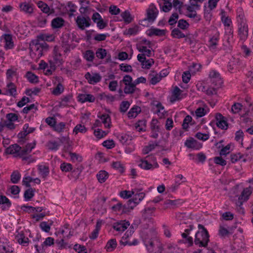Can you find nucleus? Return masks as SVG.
Here are the masks:
<instances>
[{
	"mask_svg": "<svg viewBox=\"0 0 253 253\" xmlns=\"http://www.w3.org/2000/svg\"><path fill=\"white\" fill-rule=\"evenodd\" d=\"M198 229L195 234L194 243L199 247H206L210 241L208 231L202 224L198 225Z\"/></svg>",
	"mask_w": 253,
	"mask_h": 253,
	"instance_id": "obj_1",
	"label": "nucleus"
},
{
	"mask_svg": "<svg viewBox=\"0 0 253 253\" xmlns=\"http://www.w3.org/2000/svg\"><path fill=\"white\" fill-rule=\"evenodd\" d=\"M144 243L149 253H162L163 250L162 244L156 238H145Z\"/></svg>",
	"mask_w": 253,
	"mask_h": 253,
	"instance_id": "obj_2",
	"label": "nucleus"
},
{
	"mask_svg": "<svg viewBox=\"0 0 253 253\" xmlns=\"http://www.w3.org/2000/svg\"><path fill=\"white\" fill-rule=\"evenodd\" d=\"M48 48V45L43 42H39L38 41L33 42L30 44V55L34 58L33 55L36 56L37 58H40L43 54L44 51H46Z\"/></svg>",
	"mask_w": 253,
	"mask_h": 253,
	"instance_id": "obj_3",
	"label": "nucleus"
},
{
	"mask_svg": "<svg viewBox=\"0 0 253 253\" xmlns=\"http://www.w3.org/2000/svg\"><path fill=\"white\" fill-rule=\"evenodd\" d=\"M64 62V60L59 47L55 46L52 51L51 58L48 61L49 66L51 68L56 69L57 67L62 66Z\"/></svg>",
	"mask_w": 253,
	"mask_h": 253,
	"instance_id": "obj_4",
	"label": "nucleus"
},
{
	"mask_svg": "<svg viewBox=\"0 0 253 253\" xmlns=\"http://www.w3.org/2000/svg\"><path fill=\"white\" fill-rule=\"evenodd\" d=\"M138 166L145 170L153 169L159 167L158 164L156 162V158L153 156H147L144 159H141Z\"/></svg>",
	"mask_w": 253,
	"mask_h": 253,
	"instance_id": "obj_5",
	"label": "nucleus"
},
{
	"mask_svg": "<svg viewBox=\"0 0 253 253\" xmlns=\"http://www.w3.org/2000/svg\"><path fill=\"white\" fill-rule=\"evenodd\" d=\"M209 82L211 85L216 87H219L222 84L220 74L215 70H212L210 72Z\"/></svg>",
	"mask_w": 253,
	"mask_h": 253,
	"instance_id": "obj_6",
	"label": "nucleus"
},
{
	"mask_svg": "<svg viewBox=\"0 0 253 253\" xmlns=\"http://www.w3.org/2000/svg\"><path fill=\"white\" fill-rule=\"evenodd\" d=\"M158 13L159 11L156 7L153 4H151L147 10V17L144 21L147 20L149 22H153L157 17Z\"/></svg>",
	"mask_w": 253,
	"mask_h": 253,
	"instance_id": "obj_7",
	"label": "nucleus"
},
{
	"mask_svg": "<svg viewBox=\"0 0 253 253\" xmlns=\"http://www.w3.org/2000/svg\"><path fill=\"white\" fill-rule=\"evenodd\" d=\"M252 192L253 189L251 186L244 188L238 198V201L236 203V205L240 206L244 202L247 201Z\"/></svg>",
	"mask_w": 253,
	"mask_h": 253,
	"instance_id": "obj_8",
	"label": "nucleus"
},
{
	"mask_svg": "<svg viewBox=\"0 0 253 253\" xmlns=\"http://www.w3.org/2000/svg\"><path fill=\"white\" fill-rule=\"evenodd\" d=\"M238 36L240 40L245 41L248 36V26L246 22L238 24Z\"/></svg>",
	"mask_w": 253,
	"mask_h": 253,
	"instance_id": "obj_9",
	"label": "nucleus"
},
{
	"mask_svg": "<svg viewBox=\"0 0 253 253\" xmlns=\"http://www.w3.org/2000/svg\"><path fill=\"white\" fill-rule=\"evenodd\" d=\"M76 21L79 28L82 30L90 25V19L89 17L79 16L77 17Z\"/></svg>",
	"mask_w": 253,
	"mask_h": 253,
	"instance_id": "obj_10",
	"label": "nucleus"
},
{
	"mask_svg": "<svg viewBox=\"0 0 253 253\" xmlns=\"http://www.w3.org/2000/svg\"><path fill=\"white\" fill-rule=\"evenodd\" d=\"M84 77L87 80L88 83L91 84H95L101 80V76L98 73L90 74L87 72L85 74Z\"/></svg>",
	"mask_w": 253,
	"mask_h": 253,
	"instance_id": "obj_11",
	"label": "nucleus"
},
{
	"mask_svg": "<svg viewBox=\"0 0 253 253\" xmlns=\"http://www.w3.org/2000/svg\"><path fill=\"white\" fill-rule=\"evenodd\" d=\"M130 225L129 221L126 220H120L115 222L113 224V228L118 232L124 231Z\"/></svg>",
	"mask_w": 253,
	"mask_h": 253,
	"instance_id": "obj_12",
	"label": "nucleus"
},
{
	"mask_svg": "<svg viewBox=\"0 0 253 253\" xmlns=\"http://www.w3.org/2000/svg\"><path fill=\"white\" fill-rule=\"evenodd\" d=\"M185 145L188 148L195 150H199L202 146L201 143L193 138L187 139L185 142Z\"/></svg>",
	"mask_w": 253,
	"mask_h": 253,
	"instance_id": "obj_13",
	"label": "nucleus"
},
{
	"mask_svg": "<svg viewBox=\"0 0 253 253\" xmlns=\"http://www.w3.org/2000/svg\"><path fill=\"white\" fill-rule=\"evenodd\" d=\"M5 94L13 97H16L17 94V88L15 84L12 82H8L5 87Z\"/></svg>",
	"mask_w": 253,
	"mask_h": 253,
	"instance_id": "obj_14",
	"label": "nucleus"
},
{
	"mask_svg": "<svg viewBox=\"0 0 253 253\" xmlns=\"http://www.w3.org/2000/svg\"><path fill=\"white\" fill-rule=\"evenodd\" d=\"M217 126L222 129H227L228 124L224 117L220 114H217L215 116Z\"/></svg>",
	"mask_w": 253,
	"mask_h": 253,
	"instance_id": "obj_15",
	"label": "nucleus"
},
{
	"mask_svg": "<svg viewBox=\"0 0 253 253\" xmlns=\"http://www.w3.org/2000/svg\"><path fill=\"white\" fill-rule=\"evenodd\" d=\"M157 120L153 119L151 123V137L154 138H157L158 137V132H159V127L158 125Z\"/></svg>",
	"mask_w": 253,
	"mask_h": 253,
	"instance_id": "obj_16",
	"label": "nucleus"
},
{
	"mask_svg": "<svg viewBox=\"0 0 253 253\" xmlns=\"http://www.w3.org/2000/svg\"><path fill=\"white\" fill-rule=\"evenodd\" d=\"M162 73L157 74L155 72L152 71L149 75L150 83L153 85H155L159 83L162 80Z\"/></svg>",
	"mask_w": 253,
	"mask_h": 253,
	"instance_id": "obj_17",
	"label": "nucleus"
},
{
	"mask_svg": "<svg viewBox=\"0 0 253 253\" xmlns=\"http://www.w3.org/2000/svg\"><path fill=\"white\" fill-rule=\"evenodd\" d=\"M78 101L81 103L85 102H93L95 98L94 96L91 94H80L78 96Z\"/></svg>",
	"mask_w": 253,
	"mask_h": 253,
	"instance_id": "obj_18",
	"label": "nucleus"
},
{
	"mask_svg": "<svg viewBox=\"0 0 253 253\" xmlns=\"http://www.w3.org/2000/svg\"><path fill=\"white\" fill-rule=\"evenodd\" d=\"M21 147L17 144H14L10 145L6 148L5 152L8 154H13L15 156H18L19 152H20Z\"/></svg>",
	"mask_w": 253,
	"mask_h": 253,
	"instance_id": "obj_19",
	"label": "nucleus"
},
{
	"mask_svg": "<svg viewBox=\"0 0 253 253\" xmlns=\"http://www.w3.org/2000/svg\"><path fill=\"white\" fill-rule=\"evenodd\" d=\"M15 240L19 244L24 246H27L29 243V239L22 232L18 233L15 236Z\"/></svg>",
	"mask_w": 253,
	"mask_h": 253,
	"instance_id": "obj_20",
	"label": "nucleus"
},
{
	"mask_svg": "<svg viewBox=\"0 0 253 253\" xmlns=\"http://www.w3.org/2000/svg\"><path fill=\"white\" fill-rule=\"evenodd\" d=\"M33 4L23 2L20 4V10L26 13H32L33 12Z\"/></svg>",
	"mask_w": 253,
	"mask_h": 253,
	"instance_id": "obj_21",
	"label": "nucleus"
},
{
	"mask_svg": "<svg viewBox=\"0 0 253 253\" xmlns=\"http://www.w3.org/2000/svg\"><path fill=\"white\" fill-rule=\"evenodd\" d=\"M135 193L132 195L133 200L135 201V203L139 204L144 198L145 194L144 192H141L140 189H135Z\"/></svg>",
	"mask_w": 253,
	"mask_h": 253,
	"instance_id": "obj_22",
	"label": "nucleus"
},
{
	"mask_svg": "<svg viewBox=\"0 0 253 253\" xmlns=\"http://www.w3.org/2000/svg\"><path fill=\"white\" fill-rule=\"evenodd\" d=\"M38 6L41 9V10L48 15L54 12L53 9H50L48 5L42 1H39L37 3Z\"/></svg>",
	"mask_w": 253,
	"mask_h": 253,
	"instance_id": "obj_23",
	"label": "nucleus"
},
{
	"mask_svg": "<svg viewBox=\"0 0 253 253\" xmlns=\"http://www.w3.org/2000/svg\"><path fill=\"white\" fill-rule=\"evenodd\" d=\"M181 90L177 86H175L172 92V95L170 97V101L171 102H175L176 101L179 100L181 99L180 94Z\"/></svg>",
	"mask_w": 253,
	"mask_h": 253,
	"instance_id": "obj_24",
	"label": "nucleus"
},
{
	"mask_svg": "<svg viewBox=\"0 0 253 253\" xmlns=\"http://www.w3.org/2000/svg\"><path fill=\"white\" fill-rule=\"evenodd\" d=\"M101 121L105 127L109 128L111 126V119L110 116L107 114H104L99 117Z\"/></svg>",
	"mask_w": 253,
	"mask_h": 253,
	"instance_id": "obj_25",
	"label": "nucleus"
},
{
	"mask_svg": "<svg viewBox=\"0 0 253 253\" xmlns=\"http://www.w3.org/2000/svg\"><path fill=\"white\" fill-rule=\"evenodd\" d=\"M117 138L123 144H128L131 140V136L126 133L118 134Z\"/></svg>",
	"mask_w": 253,
	"mask_h": 253,
	"instance_id": "obj_26",
	"label": "nucleus"
},
{
	"mask_svg": "<svg viewBox=\"0 0 253 253\" xmlns=\"http://www.w3.org/2000/svg\"><path fill=\"white\" fill-rule=\"evenodd\" d=\"M138 204L135 203V201L133 198L129 199L127 203L124 205L125 209L123 210V212H129L130 210L133 209Z\"/></svg>",
	"mask_w": 253,
	"mask_h": 253,
	"instance_id": "obj_27",
	"label": "nucleus"
},
{
	"mask_svg": "<svg viewBox=\"0 0 253 253\" xmlns=\"http://www.w3.org/2000/svg\"><path fill=\"white\" fill-rule=\"evenodd\" d=\"M96 177L99 182L103 183L109 177V173L105 170H100L96 174Z\"/></svg>",
	"mask_w": 253,
	"mask_h": 253,
	"instance_id": "obj_28",
	"label": "nucleus"
},
{
	"mask_svg": "<svg viewBox=\"0 0 253 253\" xmlns=\"http://www.w3.org/2000/svg\"><path fill=\"white\" fill-rule=\"evenodd\" d=\"M64 20L61 17H56L54 18L51 21V25L53 28H60L64 24Z\"/></svg>",
	"mask_w": 253,
	"mask_h": 253,
	"instance_id": "obj_29",
	"label": "nucleus"
},
{
	"mask_svg": "<svg viewBox=\"0 0 253 253\" xmlns=\"http://www.w3.org/2000/svg\"><path fill=\"white\" fill-rule=\"evenodd\" d=\"M117 245V241L115 239H110L108 241L105 247L107 252H110L114 251Z\"/></svg>",
	"mask_w": 253,
	"mask_h": 253,
	"instance_id": "obj_30",
	"label": "nucleus"
},
{
	"mask_svg": "<svg viewBox=\"0 0 253 253\" xmlns=\"http://www.w3.org/2000/svg\"><path fill=\"white\" fill-rule=\"evenodd\" d=\"M60 145V143L55 140H50L46 144V146L49 150L54 151L58 150Z\"/></svg>",
	"mask_w": 253,
	"mask_h": 253,
	"instance_id": "obj_31",
	"label": "nucleus"
},
{
	"mask_svg": "<svg viewBox=\"0 0 253 253\" xmlns=\"http://www.w3.org/2000/svg\"><path fill=\"white\" fill-rule=\"evenodd\" d=\"M38 170L42 178H45L49 173V167L45 165H39Z\"/></svg>",
	"mask_w": 253,
	"mask_h": 253,
	"instance_id": "obj_32",
	"label": "nucleus"
},
{
	"mask_svg": "<svg viewBox=\"0 0 253 253\" xmlns=\"http://www.w3.org/2000/svg\"><path fill=\"white\" fill-rule=\"evenodd\" d=\"M219 33L217 32L210 38L209 42L210 47L212 48H214L218 44L219 39Z\"/></svg>",
	"mask_w": 253,
	"mask_h": 253,
	"instance_id": "obj_33",
	"label": "nucleus"
},
{
	"mask_svg": "<svg viewBox=\"0 0 253 253\" xmlns=\"http://www.w3.org/2000/svg\"><path fill=\"white\" fill-rule=\"evenodd\" d=\"M141 111V109L139 107L135 106L131 108L127 113L128 118H135L138 113Z\"/></svg>",
	"mask_w": 253,
	"mask_h": 253,
	"instance_id": "obj_34",
	"label": "nucleus"
},
{
	"mask_svg": "<svg viewBox=\"0 0 253 253\" xmlns=\"http://www.w3.org/2000/svg\"><path fill=\"white\" fill-rule=\"evenodd\" d=\"M0 205H2V209H8L11 206L9 200L5 196L0 195Z\"/></svg>",
	"mask_w": 253,
	"mask_h": 253,
	"instance_id": "obj_35",
	"label": "nucleus"
},
{
	"mask_svg": "<svg viewBox=\"0 0 253 253\" xmlns=\"http://www.w3.org/2000/svg\"><path fill=\"white\" fill-rule=\"evenodd\" d=\"M165 30H161L157 28H151L149 30L148 35L149 36H163L165 35Z\"/></svg>",
	"mask_w": 253,
	"mask_h": 253,
	"instance_id": "obj_36",
	"label": "nucleus"
},
{
	"mask_svg": "<svg viewBox=\"0 0 253 253\" xmlns=\"http://www.w3.org/2000/svg\"><path fill=\"white\" fill-rule=\"evenodd\" d=\"M171 36L174 38L181 39L185 37V35L178 28H174L171 33Z\"/></svg>",
	"mask_w": 253,
	"mask_h": 253,
	"instance_id": "obj_37",
	"label": "nucleus"
},
{
	"mask_svg": "<svg viewBox=\"0 0 253 253\" xmlns=\"http://www.w3.org/2000/svg\"><path fill=\"white\" fill-rule=\"evenodd\" d=\"M35 189L29 187L26 190L24 194V197L26 201H30L34 196Z\"/></svg>",
	"mask_w": 253,
	"mask_h": 253,
	"instance_id": "obj_38",
	"label": "nucleus"
},
{
	"mask_svg": "<svg viewBox=\"0 0 253 253\" xmlns=\"http://www.w3.org/2000/svg\"><path fill=\"white\" fill-rule=\"evenodd\" d=\"M158 145V142L155 141L154 142L149 144L148 146H145L142 150L144 154H147L152 151Z\"/></svg>",
	"mask_w": 253,
	"mask_h": 253,
	"instance_id": "obj_39",
	"label": "nucleus"
},
{
	"mask_svg": "<svg viewBox=\"0 0 253 253\" xmlns=\"http://www.w3.org/2000/svg\"><path fill=\"white\" fill-rule=\"evenodd\" d=\"M0 253H16L12 247L5 244L0 245Z\"/></svg>",
	"mask_w": 253,
	"mask_h": 253,
	"instance_id": "obj_40",
	"label": "nucleus"
},
{
	"mask_svg": "<svg viewBox=\"0 0 253 253\" xmlns=\"http://www.w3.org/2000/svg\"><path fill=\"white\" fill-rule=\"evenodd\" d=\"M52 223L53 222L51 221L49 222L43 221L40 223V227L42 231L45 232H48L50 230V226L52 225Z\"/></svg>",
	"mask_w": 253,
	"mask_h": 253,
	"instance_id": "obj_41",
	"label": "nucleus"
},
{
	"mask_svg": "<svg viewBox=\"0 0 253 253\" xmlns=\"http://www.w3.org/2000/svg\"><path fill=\"white\" fill-rule=\"evenodd\" d=\"M121 16L125 22L128 24L130 23L133 19L130 12L127 10L122 12L121 13Z\"/></svg>",
	"mask_w": 253,
	"mask_h": 253,
	"instance_id": "obj_42",
	"label": "nucleus"
},
{
	"mask_svg": "<svg viewBox=\"0 0 253 253\" xmlns=\"http://www.w3.org/2000/svg\"><path fill=\"white\" fill-rule=\"evenodd\" d=\"M136 88V84L133 82L132 84L126 85L124 88V92L126 94H131L135 91Z\"/></svg>",
	"mask_w": 253,
	"mask_h": 253,
	"instance_id": "obj_43",
	"label": "nucleus"
},
{
	"mask_svg": "<svg viewBox=\"0 0 253 253\" xmlns=\"http://www.w3.org/2000/svg\"><path fill=\"white\" fill-rule=\"evenodd\" d=\"M238 63V59L233 58L232 59H230L228 64V70L231 72L233 69H235L237 67Z\"/></svg>",
	"mask_w": 253,
	"mask_h": 253,
	"instance_id": "obj_44",
	"label": "nucleus"
},
{
	"mask_svg": "<svg viewBox=\"0 0 253 253\" xmlns=\"http://www.w3.org/2000/svg\"><path fill=\"white\" fill-rule=\"evenodd\" d=\"M84 57L86 61L92 62L94 58V52L91 50H87L84 52Z\"/></svg>",
	"mask_w": 253,
	"mask_h": 253,
	"instance_id": "obj_45",
	"label": "nucleus"
},
{
	"mask_svg": "<svg viewBox=\"0 0 253 253\" xmlns=\"http://www.w3.org/2000/svg\"><path fill=\"white\" fill-rule=\"evenodd\" d=\"M86 131L87 129L84 126L81 124H78L74 127L73 132L77 134L79 132L84 133Z\"/></svg>",
	"mask_w": 253,
	"mask_h": 253,
	"instance_id": "obj_46",
	"label": "nucleus"
},
{
	"mask_svg": "<svg viewBox=\"0 0 253 253\" xmlns=\"http://www.w3.org/2000/svg\"><path fill=\"white\" fill-rule=\"evenodd\" d=\"M21 175L17 171H14L11 175V181L12 183H17L20 179Z\"/></svg>",
	"mask_w": 253,
	"mask_h": 253,
	"instance_id": "obj_47",
	"label": "nucleus"
},
{
	"mask_svg": "<svg viewBox=\"0 0 253 253\" xmlns=\"http://www.w3.org/2000/svg\"><path fill=\"white\" fill-rule=\"evenodd\" d=\"M26 76L28 80L31 83H36L38 82V77L31 72H28Z\"/></svg>",
	"mask_w": 253,
	"mask_h": 253,
	"instance_id": "obj_48",
	"label": "nucleus"
},
{
	"mask_svg": "<svg viewBox=\"0 0 253 253\" xmlns=\"http://www.w3.org/2000/svg\"><path fill=\"white\" fill-rule=\"evenodd\" d=\"M135 193V191L132 190L131 191L124 190L120 192V196L124 199H128L132 196Z\"/></svg>",
	"mask_w": 253,
	"mask_h": 253,
	"instance_id": "obj_49",
	"label": "nucleus"
},
{
	"mask_svg": "<svg viewBox=\"0 0 253 253\" xmlns=\"http://www.w3.org/2000/svg\"><path fill=\"white\" fill-rule=\"evenodd\" d=\"M138 32V27L134 26L132 28H128V29H126L124 32V34L126 35H135L137 34Z\"/></svg>",
	"mask_w": 253,
	"mask_h": 253,
	"instance_id": "obj_50",
	"label": "nucleus"
},
{
	"mask_svg": "<svg viewBox=\"0 0 253 253\" xmlns=\"http://www.w3.org/2000/svg\"><path fill=\"white\" fill-rule=\"evenodd\" d=\"M219 87H216V86H213V85H211V84L210 86L208 88L206 89L204 91H205L209 95L216 94L217 93V89Z\"/></svg>",
	"mask_w": 253,
	"mask_h": 253,
	"instance_id": "obj_51",
	"label": "nucleus"
},
{
	"mask_svg": "<svg viewBox=\"0 0 253 253\" xmlns=\"http://www.w3.org/2000/svg\"><path fill=\"white\" fill-rule=\"evenodd\" d=\"M137 49L142 54H145V55L150 57L152 54V51L151 50L147 49V47L145 46H139L137 47Z\"/></svg>",
	"mask_w": 253,
	"mask_h": 253,
	"instance_id": "obj_52",
	"label": "nucleus"
},
{
	"mask_svg": "<svg viewBox=\"0 0 253 253\" xmlns=\"http://www.w3.org/2000/svg\"><path fill=\"white\" fill-rule=\"evenodd\" d=\"M130 103L127 101H124L122 102L120 106V111L122 113H125L126 112L129 107Z\"/></svg>",
	"mask_w": 253,
	"mask_h": 253,
	"instance_id": "obj_53",
	"label": "nucleus"
},
{
	"mask_svg": "<svg viewBox=\"0 0 253 253\" xmlns=\"http://www.w3.org/2000/svg\"><path fill=\"white\" fill-rule=\"evenodd\" d=\"M107 55V51L106 49L100 48L96 51V57L99 59H104Z\"/></svg>",
	"mask_w": 253,
	"mask_h": 253,
	"instance_id": "obj_54",
	"label": "nucleus"
},
{
	"mask_svg": "<svg viewBox=\"0 0 253 253\" xmlns=\"http://www.w3.org/2000/svg\"><path fill=\"white\" fill-rule=\"evenodd\" d=\"M66 124L65 123L60 122L58 124L55 125L53 128L54 130L57 132H61L64 131V129L65 128Z\"/></svg>",
	"mask_w": 253,
	"mask_h": 253,
	"instance_id": "obj_55",
	"label": "nucleus"
},
{
	"mask_svg": "<svg viewBox=\"0 0 253 253\" xmlns=\"http://www.w3.org/2000/svg\"><path fill=\"white\" fill-rule=\"evenodd\" d=\"M63 90V86L60 83H59L56 87L53 89L52 92L55 95H59L62 93Z\"/></svg>",
	"mask_w": 253,
	"mask_h": 253,
	"instance_id": "obj_56",
	"label": "nucleus"
},
{
	"mask_svg": "<svg viewBox=\"0 0 253 253\" xmlns=\"http://www.w3.org/2000/svg\"><path fill=\"white\" fill-rule=\"evenodd\" d=\"M188 23L184 19H180L178 21L177 26L182 30H186L189 27Z\"/></svg>",
	"mask_w": 253,
	"mask_h": 253,
	"instance_id": "obj_57",
	"label": "nucleus"
},
{
	"mask_svg": "<svg viewBox=\"0 0 253 253\" xmlns=\"http://www.w3.org/2000/svg\"><path fill=\"white\" fill-rule=\"evenodd\" d=\"M237 18L238 24H241L242 22H246L244 19V15L241 8L238 9Z\"/></svg>",
	"mask_w": 253,
	"mask_h": 253,
	"instance_id": "obj_58",
	"label": "nucleus"
},
{
	"mask_svg": "<svg viewBox=\"0 0 253 253\" xmlns=\"http://www.w3.org/2000/svg\"><path fill=\"white\" fill-rule=\"evenodd\" d=\"M60 169L62 171L68 172L72 169V166L71 164L63 163L60 165Z\"/></svg>",
	"mask_w": 253,
	"mask_h": 253,
	"instance_id": "obj_59",
	"label": "nucleus"
},
{
	"mask_svg": "<svg viewBox=\"0 0 253 253\" xmlns=\"http://www.w3.org/2000/svg\"><path fill=\"white\" fill-rule=\"evenodd\" d=\"M112 166L114 169H116L121 173L124 171V167L120 162H113L112 164Z\"/></svg>",
	"mask_w": 253,
	"mask_h": 253,
	"instance_id": "obj_60",
	"label": "nucleus"
},
{
	"mask_svg": "<svg viewBox=\"0 0 253 253\" xmlns=\"http://www.w3.org/2000/svg\"><path fill=\"white\" fill-rule=\"evenodd\" d=\"M71 159L73 162H82L83 158L81 156L76 153H70Z\"/></svg>",
	"mask_w": 253,
	"mask_h": 253,
	"instance_id": "obj_61",
	"label": "nucleus"
},
{
	"mask_svg": "<svg viewBox=\"0 0 253 253\" xmlns=\"http://www.w3.org/2000/svg\"><path fill=\"white\" fill-rule=\"evenodd\" d=\"M108 132H106L100 129H95L94 131V134L98 138H101L106 136Z\"/></svg>",
	"mask_w": 253,
	"mask_h": 253,
	"instance_id": "obj_62",
	"label": "nucleus"
},
{
	"mask_svg": "<svg viewBox=\"0 0 253 253\" xmlns=\"http://www.w3.org/2000/svg\"><path fill=\"white\" fill-rule=\"evenodd\" d=\"M155 211V208H146L143 210L142 215L145 218H147L149 216V215L152 214Z\"/></svg>",
	"mask_w": 253,
	"mask_h": 253,
	"instance_id": "obj_63",
	"label": "nucleus"
},
{
	"mask_svg": "<svg viewBox=\"0 0 253 253\" xmlns=\"http://www.w3.org/2000/svg\"><path fill=\"white\" fill-rule=\"evenodd\" d=\"M6 41L5 46L7 48L11 49L13 47V43L12 42L11 37L9 35H6L5 37Z\"/></svg>",
	"mask_w": 253,
	"mask_h": 253,
	"instance_id": "obj_64",
	"label": "nucleus"
}]
</instances>
